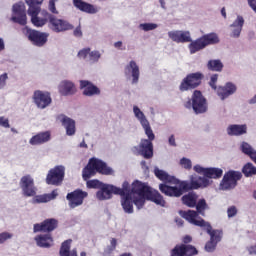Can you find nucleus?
<instances>
[{
  "label": "nucleus",
  "mask_w": 256,
  "mask_h": 256,
  "mask_svg": "<svg viewBox=\"0 0 256 256\" xmlns=\"http://www.w3.org/2000/svg\"><path fill=\"white\" fill-rule=\"evenodd\" d=\"M154 175L157 177V179L163 181L164 183H169L170 185H179V179H177L175 176L168 175L167 172L159 168L154 169Z\"/></svg>",
  "instance_id": "nucleus-24"
},
{
  "label": "nucleus",
  "mask_w": 256,
  "mask_h": 256,
  "mask_svg": "<svg viewBox=\"0 0 256 256\" xmlns=\"http://www.w3.org/2000/svg\"><path fill=\"white\" fill-rule=\"evenodd\" d=\"M57 0H49V11H51V13H54L55 15H57V8L55 7V3Z\"/></svg>",
  "instance_id": "nucleus-59"
},
{
  "label": "nucleus",
  "mask_w": 256,
  "mask_h": 256,
  "mask_svg": "<svg viewBox=\"0 0 256 256\" xmlns=\"http://www.w3.org/2000/svg\"><path fill=\"white\" fill-rule=\"evenodd\" d=\"M73 5L76 9H79V11L89 13L90 15H95V13L99 11L93 4L87 3L83 0H73Z\"/></svg>",
  "instance_id": "nucleus-23"
},
{
  "label": "nucleus",
  "mask_w": 256,
  "mask_h": 256,
  "mask_svg": "<svg viewBox=\"0 0 256 256\" xmlns=\"http://www.w3.org/2000/svg\"><path fill=\"white\" fill-rule=\"evenodd\" d=\"M244 23L245 20L243 19V17L238 16L235 22L232 24V27H235L232 32V37H239V35H241V29H243Z\"/></svg>",
  "instance_id": "nucleus-37"
},
{
  "label": "nucleus",
  "mask_w": 256,
  "mask_h": 256,
  "mask_svg": "<svg viewBox=\"0 0 256 256\" xmlns=\"http://www.w3.org/2000/svg\"><path fill=\"white\" fill-rule=\"evenodd\" d=\"M57 197V192L52 191L51 194H44L36 197V203H49L52 199Z\"/></svg>",
  "instance_id": "nucleus-42"
},
{
  "label": "nucleus",
  "mask_w": 256,
  "mask_h": 256,
  "mask_svg": "<svg viewBox=\"0 0 256 256\" xmlns=\"http://www.w3.org/2000/svg\"><path fill=\"white\" fill-rule=\"evenodd\" d=\"M194 171H195L196 173H199L200 175H204V177H205V175L207 174V168H204V167L201 166V165H195V166H194Z\"/></svg>",
  "instance_id": "nucleus-56"
},
{
  "label": "nucleus",
  "mask_w": 256,
  "mask_h": 256,
  "mask_svg": "<svg viewBox=\"0 0 256 256\" xmlns=\"http://www.w3.org/2000/svg\"><path fill=\"white\" fill-rule=\"evenodd\" d=\"M100 59H101V52L97 50H94V51L90 50L89 61H91V63H98Z\"/></svg>",
  "instance_id": "nucleus-48"
},
{
  "label": "nucleus",
  "mask_w": 256,
  "mask_h": 256,
  "mask_svg": "<svg viewBox=\"0 0 256 256\" xmlns=\"http://www.w3.org/2000/svg\"><path fill=\"white\" fill-rule=\"evenodd\" d=\"M227 215L229 218L235 217V215H237V208L235 206H231L230 208H228Z\"/></svg>",
  "instance_id": "nucleus-60"
},
{
  "label": "nucleus",
  "mask_w": 256,
  "mask_h": 256,
  "mask_svg": "<svg viewBox=\"0 0 256 256\" xmlns=\"http://www.w3.org/2000/svg\"><path fill=\"white\" fill-rule=\"evenodd\" d=\"M49 141H51V132L45 131L32 136L29 143L30 145H43V143H47Z\"/></svg>",
  "instance_id": "nucleus-27"
},
{
  "label": "nucleus",
  "mask_w": 256,
  "mask_h": 256,
  "mask_svg": "<svg viewBox=\"0 0 256 256\" xmlns=\"http://www.w3.org/2000/svg\"><path fill=\"white\" fill-rule=\"evenodd\" d=\"M59 227V220L55 218H48L41 223L34 224V233H51Z\"/></svg>",
  "instance_id": "nucleus-12"
},
{
  "label": "nucleus",
  "mask_w": 256,
  "mask_h": 256,
  "mask_svg": "<svg viewBox=\"0 0 256 256\" xmlns=\"http://www.w3.org/2000/svg\"><path fill=\"white\" fill-rule=\"evenodd\" d=\"M7 79H9L7 73L0 75V89H3L7 85Z\"/></svg>",
  "instance_id": "nucleus-58"
},
{
  "label": "nucleus",
  "mask_w": 256,
  "mask_h": 256,
  "mask_svg": "<svg viewBox=\"0 0 256 256\" xmlns=\"http://www.w3.org/2000/svg\"><path fill=\"white\" fill-rule=\"evenodd\" d=\"M177 185L178 187L160 184L159 189L167 197H181L186 191L209 187V179L199 177L198 180H192L190 183L179 180Z\"/></svg>",
  "instance_id": "nucleus-1"
},
{
  "label": "nucleus",
  "mask_w": 256,
  "mask_h": 256,
  "mask_svg": "<svg viewBox=\"0 0 256 256\" xmlns=\"http://www.w3.org/2000/svg\"><path fill=\"white\" fill-rule=\"evenodd\" d=\"M122 193H116V195H120V197H125L127 193H131V186L129 185V182L125 181L122 184V188H119Z\"/></svg>",
  "instance_id": "nucleus-49"
},
{
  "label": "nucleus",
  "mask_w": 256,
  "mask_h": 256,
  "mask_svg": "<svg viewBox=\"0 0 256 256\" xmlns=\"http://www.w3.org/2000/svg\"><path fill=\"white\" fill-rule=\"evenodd\" d=\"M199 196L193 192H189L188 194L182 196L181 201L183 205H186V207L193 208L195 205H197V199Z\"/></svg>",
  "instance_id": "nucleus-35"
},
{
  "label": "nucleus",
  "mask_w": 256,
  "mask_h": 256,
  "mask_svg": "<svg viewBox=\"0 0 256 256\" xmlns=\"http://www.w3.org/2000/svg\"><path fill=\"white\" fill-rule=\"evenodd\" d=\"M61 123L63 125V127H65L66 129V135L72 136L75 135V120L67 117V116H63Z\"/></svg>",
  "instance_id": "nucleus-34"
},
{
  "label": "nucleus",
  "mask_w": 256,
  "mask_h": 256,
  "mask_svg": "<svg viewBox=\"0 0 256 256\" xmlns=\"http://www.w3.org/2000/svg\"><path fill=\"white\" fill-rule=\"evenodd\" d=\"M65 179V166L58 165L50 169L46 176L47 185H55L59 187L63 180Z\"/></svg>",
  "instance_id": "nucleus-9"
},
{
  "label": "nucleus",
  "mask_w": 256,
  "mask_h": 256,
  "mask_svg": "<svg viewBox=\"0 0 256 256\" xmlns=\"http://www.w3.org/2000/svg\"><path fill=\"white\" fill-rule=\"evenodd\" d=\"M71 243H73L72 239H68L62 242L59 250L60 256H79L77 254V249L71 250Z\"/></svg>",
  "instance_id": "nucleus-29"
},
{
  "label": "nucleus",
  "mask_w": 256,
  "mask_h": 256,
  "mask_svg": "<svg viewBox=\"0 0 256 256\" xmlns=\"http://www.w3.org/2000/svg\"><path fill=\"white\" fill-rule=\"evenodd\" d=\"M205 177L208 179H221V177H223V169L207 168Z\"/></svg>",
  "instance_id": "nucleus-38"
},
{
  "label": "nucleus",
  "mask_w": 256,
  "mask_h": 256,
  "mask_svg": "<svg viewBox=\"0 0 256 256\" xmlns=\"http://www.w3.org/2000/svg\"><path fill=\"white\" fill-rule=\"evenodd\" d=\"M89 194L81 189H76L73 192L67 194L66 199L69 201V207L75 209L79 205H83V201Z\"/></svg>",
  "instance_id": "nucleus-15"
},
{
  "label": "nucleus",
  "mask_w": 256,
  "mask_h": 256,
  "mask_svg": "<svg viewBox=\"0 0 256 256\" xmlns=\"http://www.w3.org/2000/svg\"><path fill=\"white\" fill-rule=\"evenodd\" d=\"M180 165L183 167V169H186V171H191V169H193V163L191 162V159L185 157L180 159Z\"/></svg>",
  "instance_id": "nucleus-46"
},
{
  "label": "nucleus",
  "mask_w": 256,
  "mask_h": 256,
  "mask_svg": "<svg viewBox=\"0 0 256 256\" xmlns=\"http://www.w3.org/2000/svg\"><path fill=\"white\" fill-rule=\"evenodd\" d=\"M227 133L230 136H235V137H239V135H245V133H247V125L242 124V125H237V124H233L230 125L227 128Z\"/></svg>",
  "instance_id": "nucleus-31"
},
{
  "label": "nucleus",
  "mask_w": 256,
  "mask_h": 256,
  "mask_svg": "<svg viewBox=\"0 0 256 256\" xmlns=\"http://www.w3.org/2000/svg\"><path fill=\"white\" fill-rule=\"evenodd\" d=\"M168 37L174 41V43H191V32L189 31H170Z\"/></svg>",
  "instance_id": "nucleus-19"
},
{
  "label": "nucleus",
  "mask_w": 256,
  "mask_h": 256,
  "mask_svg": "<svg viewBox=\"0 0 256 256\" xmlns=\"http://www.w3.org/2000/svg\"><path fill=\"white\" fill-rule=\"evenodd\" d=\"M193 241V238L190 235H186L183 237L182 242L184 244L176 245L171 250L170 256H195L198 255L199 251L195 246L189 245Z\"/></svg>",
  "instance_id": "nucleus-6"
},
{
  "label": "nucleus",
  "mask_w": 256,
  "mask_h": 256,
  "mask_svg": "<svg viewBox=\"0 0 256 256\" xmlns=\"http://www.w3.org/2000/svg\"><path fill=\"white\" fill-rule=\"evenodd\" d=\"M13 234L9 233V232H2L0 233V245H3V243H5V241H9V239H12Z\"/></svg>",
  "instance_id": "nucleus-53"
},
{
  "label": "nucleus",
  "mask_w": 256,
  "mask_h": 256,
  "mask_svg": "<svg viewBox=\"0 0 256 256\" xmlns=\"http://www.w3.org/2000/svg\"><path fill=\"white\" fill-rule=\"evenodd\" d=\"M207 69L209 71L221 72L223 71V62L221 60H210L207 63Z\"/></svg>",
  "instance_id": "nucleus-40"
},
{
  "label": "nucleus",
  "mask_w": 256,
  "mask_h": 256,
  "mask_svg": "<svg viewBox=\"0 0 256 256\" xmlns=\"http://www.w3.org/2000/svg\"><path fill=\"white\" fill-rule=\"evenodd\" d=\"M217 248V243L214 242L213 240L210 239V241H208L205 245V250L208 253H213V251H215V249Z\"/></svg>",
  "instance_id": "nucleus-51"
},
{
  "label": "nucleus",
  "mask_w": 256,
  "mask_h": 256,
  "mask_svg": "<svg viewBox=\"0 0 256 256\" xmlns=\"http://www.w3.org/2000/svg\"><path fill=\"white\" fill-rule=\"evenodd\" d=\"M38 247L42 249H49L53 247V236L51 234H40L34 238Z\"/></svg>",
  "instance_id": "nucleus-25"
},
{
  "label": "nucleus",
  "mask_w": 256,
  "mask_h": 256,
  "mask_svg": "<svg viewBox=\"0 0 256 256\" xmlns=\"http://www.w3.org/2000/svg\"><path fill=\"white\" fill-rule=\"evenodd\" d=\"M97 173H100L101 175H113V168L107 166V163L103 160L91 158L82 170V179L84 181H89V179L95 177Z\"/></svg>",
  "instance_id": "nucleus-4"
},
{
  "label": "nucleus",
  "mask_w": 256,
  "mask_h": 256,
  "mask_svg": "<svg viewBox=\"0 0 256 256\" xmlns=\"http://www.w3.org/2000/svg\"><path fill=\"white\" fill-rule=\"evenodd\" d=\"M80 89H83V95L93 97V95H101L99 87L95 86L91 81L81 80Z\"/></svg>",
  "instance_id": "nucleus-21"
},
{
  "label": "nucleus",
  "mask_w": 256,
  "mask_h": 256,
  "mask_svg": "<svg viewBox=\"0 0 256 256\" xmlns=\"http://www.w3.org/2000/svg\"><path fill=\"white\" fill-rule=\"evenodd\" d=\"M205 47H209V45H217L219 43V35L215 32H211L208 34H204L200 37Z\"/></svg>",
  "instance_id": "nucleus-33"
},
{
  "label": "nucleus",
  "mask_w": 256,
  "mask_h": 256,
  "mask_svg": "<svg viewBox=\"0 0 256 256\" xmlns=\"http://www.w3.org/2000/svg\"><path fill=\"white\" fill-rule=\"evenodd\" d=\"M87 183V187L88 189H100L104 184L103 182L97 180V179H94V180H86Z\"/></svg>",
  "instance_id": "nucleus-45"
},
{
  "label": "nucleus",
  "mask_w": 256,
  "mask_h": 256,
  "mask_svg": "<svg viewBox=\"0 0 256 256\" xmlns=\"http://www.w3.org/2000/svg\"><path fill=\"white\" fill-rule=\"evenodd\" d=\"M206 228V233L210 235L211 241L214 243H219L221 239H223V230H213V227L209 222H206L205 226Z\"/></svg>",
  "instance_id": "nucleus-30"
},
{
  "label": "nucleus",
  "mask_w": 256,
  "mask_h": 256,
  "mask_svg": "<svg viewBox=\"0 0 256 256\" xmlns=\"http://www.w3.org/2000/svg\"><path fill=\"white\" fill-rule=\"evenodd\" d=\"M145 199L147 198L139 196L138 198H133V203L138 209H142L143 205H145Z\"/></svg>",
  "instance_id": "nucleus-52"
},
{
  "label": "nucleus",
  "mask_w": 256,
  "mask_h": 256,
  "mask_svg": "<svg viewBox=\"0 0 256 256\" xmlns=\"http://www.w3.org/2000/svg\"><path fill=\"white\" fill-rule=\"evenodd\" d=\"M249 255H256V245H252L248 247Z\"/></svg>",
  "instance_id": "nucleus-62"
},
{
  "label": "nucleus",
  "mask_w": 256,
  "mask_h": 256,
  "mask_svg": "<svg viewBox=\"0 0 256 256\" xmlns=\"http://www.w3.org/2000/svg\"><path fill=\"white\" fill-rule=\"evenodd\" d=\"M217 95L222 101H225L228 97L235 94L237 91V86L232 82L226 83L224 86H219L217 89Z\"/></svg>",
  "instance_id": "nucleus-20"
},
{
  "label": "nucleus",
  "mask_w": 256,
  "mask_h": 256,
  "mask_svg": "<svg viewBox=\"0 0 256 256\" xmlns=\"http://www.w3.org/2000/svg\"><path fill=\"white\" fill-rule=\"evenodd\" d=\"M117 249V239L112 238L110 240V246H107L103 252V256H109L113 254V251Z\"/></svg>",
  "instance_id": "nucleus-44"
},
{
  "label": "nucleus",
  "mask_w": 256,
  "mask_h": 256,
  "mask_svg": "<svg viewBox=\"0 0 256 256\" xmlns=\"http://www.w3.org/2000/svg\"><path fill=\"white\" fill-rule=\"evenodd\" d=\"M49 28L54 31V33H61L63 31H69L73 29V25L65 20H61L50 14L49 16Z\"/></svg>",
  "instance_id": "nucleus-16"
},
{
  "label": "nucleus",
  "mask_w": 256,
  "mask_h": 256,
  "mask_svg": "<svg viewBox=\"0 0 256 256\" xmlns=\"http://www.w3.org/2000/svg\"><path fill=\"white\" fill-rule=\"evenodd\" d=\"M140 29H142L143 31H153L157 29V24L155 23L140 24Z\"/></svg>",
  "instance_id": "nucleus-50"
},
{
  "label": "nucleus",
  "mask_w": 256,
  "mask_h": 256,
  "mask_svg": "<svg viewBox=\"0 0 256 256\" xmlns=\"http://www.w3.org/2000/svg\"><path fill=\"white\" fill-rule=\"evenodd\" d=\"M125 75H132V83H139V66L137 65V62L130 61V63L125 67L124 70Z\"/></svg>",
  "instance_id": "nucleus-26"
},
{
  "label": "nucleus",
  "mask_w": 256,
  "mask_h": 256,
  "mask_svg": "<svg viewBox=\"0 0 256 256\" xmlns=\"http://www.w3.org/2000/svg\"><path fill=\"white\" fill-rule=\"evenodd\" d=\"M205 47H206L205 43L203 42L201 37L194 41L192 40L190 42V44L188 45L191 55H193L199 51H203V49H205Z\"/></svg>",
  "instance_id": "nucleus-36"
},
{
  "label": "nucleus",
  "mask_w": 256,
  "mask_h": 256,
  "mask_svg": "<svg viewBox=\"0 0 256 256\" xmlns=\"http://www.w3.org/2000/svg\"><path fill=\"white\" fill-rule=\"evenodd\" d=\"M20 187L24 197H35L37 195L35 180L29 174L20 179Z\"/></svg>",
  "instance_id": "nucleus-11"
},
{
  "label": "nucleus",
  "mask_w": 256,
  "mask_h": 256,
  "mask_svg": "<svg viewBox=\"0 0 256 256\" xmlns=\"http://www.w3.org/2000/svg\"><path fill=\"white\" fill-rule=\"evenodd\" d=\"M196 212H198L199 215H202V217H205V211L209 209V205H207V201L202 198L198 202L196 201Z\"/></svg>",
  "instance_id": "nucleus-41"
},
{
  "label": "nucleus",
  "mask_w": 256,
  "mask_h": 256,
  "mask_svg": "<svg viewBox=\"0 0 256 256\" xmlns=\"http://www.w3.org/2000/svg\"><path fill=\"white\" fill-rule=\"evenodd\" d=\"M184 107L186 109H193L196 115H201V113H207V99L203 96V93L199 90H195L192 94L190 100L185 102Z\"/></svg>",
  "instance_id": "nucleus-5"
},
{
  "label": "nucleus",
  "mask_w": 256,
  "mask_h": 256,
  "mask_svg": "<svg viewBox=\"0 0 256 256\" xmlns=\"http://www.w3.org/2000/svg\"><path fill=\"white\" fill-rule=\"evenodd\" d=\"M219 79V75L217 74H213L211 77H210V81H209V85L211 88H213L215 91H217V81Z\"/></svg>",
  "instance_id": "nucleus-54"
},
{
  "label": "nucleus",
  "mask_w": 256,
  "mask_h": 256,
  "mask_svg": "<svg viewBox=\"0 0 256 256\" xmlns=\"http://www.w3.org/2000/svg\"><path fill=\"white\" fill-rule=\"evenodd\" d=\"M139 155L144 159H152L153 157V142L151 140L142 139L139 144Z\"/></svg>",
  "instance_id": "nucleus-22"
},
{
  "label": "nucleus",
  "mask_w": 256,
  "mask_h": 256,
  "mask_svg": "<svg viewBox=\"0 0 256 256\" xmlns=\"http://www.w3.org/2000/svg\"><path fill=\"white\" fill-rule=\"evenodd\" d=\"M242 173H244L245 177H253V175H256V167L251 163H247L244 165Z\"/></svg>",
  "instance_id": "nucleus-43"
},
{
  "label": "nucleus",
  "mask_w": 256,
  "mask_h": 256,
  "mask_svg": "<svg viewBox=\"0 0 256 256\" xmlns=\"http://www.w3.org/2000/svg\"><path fill=\"white\" fill-rule=\"evenodd\" d=\"M141 125L145 131V135H147V137H148L147 141H150V142L155 141V134L153 133V130L151 129L149 120H143Z\"/></svg>",
  "instance_id": "nucleus-39"
},
{
  "label": "nucleus",
  "mask_w": 256,
  "mask_h": 256,
  "mask_svg": "<svg viewBox=\"0 0 256 256\" xmlns=\"http://www.w3.org/2000/svg\"><path fill=\"white\" fill-rule=\"evenodd\" d=\"M203 73L195 72L188 74L180 83L179 90L183 93L185 91H191L197 89L203 81Z\"/></svg>",
  "instance_id": "nucleus-8"
},
{
  "label": "nucleus",
  "mask_w": 256,
  "mask_h": 256,
  "mask_svg": "<svg viewBox=\"0 0 256 256\" xmlns=\"http://www.w3.org/2000/svg\"><path fill=\"white\" fill-rule=\"evenodd\" d=\"M131 195H138L139 197H145L148 201H152L160 207H165V199L163 195L157 190H152L146 183H143L139 180H135L132 183Z\"/></svg>",
  "instance_id": "nucleus-2"
},
{
  "label": "nucleus",
  "mask_w": 256,
  "mask_h": 256,
  "mask_svg": "<svg viewBox=\"0 0 256 256\" xmlns=\"http://www.w3.org/2000/svg\"><path fill=\"white\" fill-rule=\"evenodd\" d=\"M117 193H123V190H120L117 186L102 184L100 190L96 193V197L98 201H107V199L113 197V194L117 195Z\"/></svg>",
  "instance_id": "nucleus-13"
},
{
  "label": "nucleus",
  "mask_w": 256,
  "mask_h": 256,
  "mask_svg": "<svg viewBox=\"0 0 256 256\" xmlns=\"http://www.w3.org/2000/svg\"><path fill=\"white\" fill-rule=\"evenodd\" d=\"M168 143L171 145V147H177V143L175 142V135H171L169 137Z\"/></svg>",
  "instance_id": "nucleus-61"
},
{
  "label": "nucleus",
  "mask_w": 256,
  "mask_h": 256,
  "mask_svg": "<svg viewBox=\"0 0 256 256\" xmlns=\"http://www.w3.org/2000/svg\"><path fill=\"white\" fill-rule=\"evenodd\" d=\"M91 48H83L78 52L79 59H87V55H89Z\"/></svg>",
  "instance_id": "nucleus-55"
},
{
  "label": "nucleus",
  "mask_w": 256,
  "mask_h": 256,
  "mask_svg": "<svg viewBox=\"0 0 256 256\" xmlns=\"http://www.w3.org/2000/svg\"><path fill=\"white\" fill-rule=\"evenodd\" d=\"M83 35V32H81V27H77L75 30H74V36L75 37H81Z\"/></svg>",
  "instance_id": "nucleus-63"
},
{
  "label": "nucleus",
  "mask_w": 256,
  "mask_h": 256,
  "mask_svg": "<svg viewBox=\"0 0 256 256\" xmlns=\"http://www.w3.org/2000/svg\"><path fill=\"white\" fill-rule=\"evenodd\" d=\"M33 101L38 109H47L53 102V99L51 98V93L36 90L33 94Z\"/></svg>",
  "instance_id": "nucleus-14"
},
{
  "label": "nucleus",
  "mask_w": 256,
  "mask_h": 256,
  "mask_svg": "<svg viewBox=\"0 0 256 256\" xmlns=\"http://www.w3.org/2000/svg\"><path fill=\"white\" fill-rule=\"evenodd\" d=\"M180 215L184 219H186V221L192 223V225H196V227H205V225L207 224V222H205L203 218L197 220V217H199V213L195 210L180 211Z\"/></svg>",
  "instance_id": "nucleus-18"
},
{
  "label": "nucleus",
  "mask_w": 256,
  "mask_h": 256,
  "mask_svg": "<svg viewBox=\"0 0 256 256\" xmlns=\"http://www.w3.org/2000/svg\"><path fill=\"white\" fill-rule=\"evenodd\" d=\"M175 222L178 225V227H183V223H184L183 219H181L179 217L175 218Z\"/></svg>",
  "instance_id": "nucleus-64"
},
{
  "label": "nucleus",
  "mask_w": 256,
  "mask_h": 256,
  "mask_svg": "<svg viewBox=\"0 0 256 256\" xmlns=\"http://www.w3.org/2000/svg\"><path fill=\"white\" fill-rule=\"evenodd\" d=\"M243 174L239 171L230 170L226 172L220 182L221 191H231L237 187L238 181H241Z\"/></svg>",
  "instance_id": "nucleus-7"
},
{
  "label": "nucleus",
  "mask_w": 256,
  "mask_h": 256,
  "mask_svg": "<svg viewBox=\"0 0 256 256\" xmlns=\"http://www.w3.org/2000/svg\"><path fill=\"white\" fill-rule=\"evenodd\" d=\"M0 127H4V129H9L11 125L9 124V119L1 116L0 117Z\"/></svg>",
  "instance_id": "nucleus-57"
},
{
  "label": "nucleus",
  "mask_w": 256,
  "mask_h": 256,
  "mask_svg": "<svg viewBox=\"0 0 256 256\" xmlns=\"http://www.w3.org/2000/svg\"><path fill=\"white\" fill-rule=\"evenodd\" d=\"M13 13L16 16L12 17L14 23L19 25H27V12L25 10V3L19 2L13 5Z\"/></svg>",
  "instance_id": "nucleus-17"
},
{
  "label": "nucleus",
  "mask_w": 256,
  "mask_h": 256,
  "mask_svg": "<svg viewBox=\"0 0 256 256\" xmlns=\"http://www.w3.org/2000/svg\"><path fill=\"white\" fill-rule=\"evenodd\" d=\"M133 112L135 114V117H137V119H139L141 125L143 124V121H147V118L145 117V114L141 111V109H139V107L134 106L133 107Z\"/></svg>",
  "instance_id": "nucleus-47"
},
{
  "label": "nucleus",
  "mask_w": 256,
  "mask_h": 256,
  "mask_svg": "<svg viewBox=\"0 0 256 256\" xmlns=\"http://www.w3.org/2000/svg\"><path fill=\"white\" fill-rule=\"evenodd\" d=\"M45 0H25L28 5V15L31 17V23L34 27H44L49 21L51 14L47 10L41 11V5Z\"/></svg>",
  "instance_id": "nucleus-3"
},
{
  "label": "nucleus",
  "mask_w": 256,
  "mask_h": 256,
  "mask_svg": "<svg viewBox=\"0 0 256 256\" xmlns=\"http://www.w3.org/2000/svg\"><path fill=\"white\" fill-rule=\"evenodd\" d=\"M76 92L77 88H75V84H73L71 81L64 80L59 85V93L65 97L69 95H75Z\"/></svg>",
  "instance_id": "nucleus-28"
},
{
  "label": "nucleus",
  "mask_w": 256,
  "mask_h": 256,
  "mask_svg": "<svg viewBox=\"0 0 256 256\" xmlns=\"http://www.w3.org/2000/svg\"><path fill=\"white\" fill-rule=\"evenodd\" d=\"M24 33L31 43L36 47H43V45L47 43V39L49 37V34L33 30L29 27L24 28Z\"/></svg>",
  "instance_id": "nucleus-10"
},
{
  "label": "nucleus",
  "mask_w": 256,
  "mask_h": 256,
  "mask_svg": "<svg viewBox=\"0 0 256 256\" xmlns=\"http://www.w3.org/2000/svg\"><path fill=\"white\" fill-rule=\"evenodd\" d=\"M121 205L124 211L128 214L133 213V196L131 193H127L125 196H122Z\"/></svg>",
  "instance_id": "nucleus-32"
}]
</instances>
